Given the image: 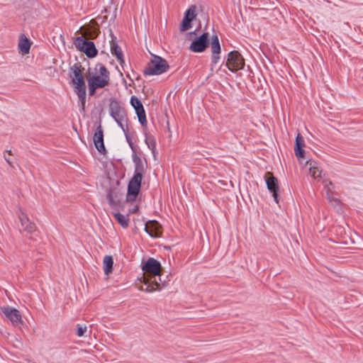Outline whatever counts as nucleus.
<instances>
[{"instance_id":"obj_1","label":"nucleus","mask_w":363,"mask_h":363,"mask_svg":"<svg viewBox=\"0 0 363 363\" xmlns=\"http://www.w3.org/2000/svg\"><path fill=\"white\" fill-rule=\"evenodd\" d=\"M69 77L74 85V91L81 102L82 109L84 111L86 104V85L82 73V65L76 63L70 67Z\"/></svg>"},{"instance_id":"obj_2","label":"nucleus","mask_w":363,"mask_h":363,"mask_svg":"<svg viewBox=\"0 0 363 363\" xmlns=\"http://www.w3.org/2000/svg\"><path fill=\"white\" fill-rule=\"evenodd\" d=\"M110 116L114 119L123 132L128 130V116L125 108L122 106L118 101L111 98L109 100Z\"/></svg>"},{"instance_id":"obj_3","label":"nucleus","mask_w":363,"mask_h":363,"mask_svg":"<svg viewBox=\"0 0 363 363\" xmlns=\"http://www.w3.org/2000/svg\"><path fill=\"white\" fill-rule=\"evenodd\" d=\"M169 66L168 62L164 58L152 54V59L148 62L143 70V74L147 75H159L166 72Z\"/></svg>"},{"instance_id":"obj_4","label":"nucleus","mask_w":363,"mask_h":363,"mask_svg":"<svg viewBox=\"0 0 363 363\" xmlns=\"http://www.w3.org/2000/svg\"><path fill=\"white\" fill-rule=\"evenodd\" d=\"M74 44L79 50L83 52L89 58H93L98 54L94 43L84 39L82 36L77 37L74 39Z\"/></svg>"},{"instance_id":"obj_5","label":"nucleus","mask_w":363,"mask_h":363,"mask_svg":"<svg viewBox=\"0 0 363 363\" xmlns=\"http://www.w3.org/2000/svg\"><path fill=\"white\" fill-rule=\"evenodd\" d=\"M245 64V60L238 51L233 50L228 54L225 66L230 72H236L242 69Z\"/></svg>"},{"instance_id":"obj_6","label":"nucleus","mask_w":363,"mask_h":363,"mask_svg":"<svg viewBox=\"0 0 363 363\" xmlns=\"http://www.w3.org/2000/svg\"><path fill=\"white\" fill-rule=\"evenodd\" d=\"M142 269L145 273L150 274L152 276L150 279H155L157 276H160L162 266L159 261L152 257H150L143 264Z\"/></svg>"},{"instance_id":"obj_7","label":"nucleus","mask_w":363,"mask_h":363,"mask_svg":"<svg viewBox=\"0 0 363 363\" xmlns=\"http://www.w3.org/2000/svg\"><path fill=\"white\" fill-rule=\"evenodd\" d=\"M209 45V34L203 33L201 35L192 41L189 46L190 50L194 52H203Z\"/></svg>"},{"instance_id":"obj_8","label":"nucleus","mask_w":363,"mask_h":363,"mask_svg":"<svg viewBox=\"0 0 363 363\" xmlns=\"http://www.w3.org/2000/svg\"><path fill=\"white\" fill-rule=\"evenodd\" d=\"M142 179L137 177H132L128 184V192L126 195V201L128 202H133L138 196L141 187Z\"/></svg>"},{"instance_id":"obj_9","label":"nucleus","mask_w":363,"mask_h":363,"mask_svg":"<svg viewBox=\"0 0 363 363\" xmlns=\"http://www.w3.org/2000/svg\"><path fill=\"white\" fill-rule=\"evenodd\" d=\"M267 187L272 194L274 199L277 203H279V182L278 179L269 172H267L264 176Z\"/></svg>"},{"instance_id":"obj_10","label":"nucleus","mask_w":363,"mask_h":363,"mask_svg":"<svg viewBox=\"0 0 363 363\" xmlns=\"http://www.w3.org/2000/svg\"><path fill=\"white\" fill-rule=\"evenodd\" d=\"M18 216L23 228V230L27 233L26 236L28 238H31L30 235L36 230L35 224L29 220L27 215L22 211L21 209H19Z\"/></svg>"},{"instance_id":"obj_11","label":"nucleus","mask_w":363,"mask_h":363,"mask_svg":"<svg viewBox=\"0 0 363 363\" xmlns=\"http://www.w3.org/2000/svg\"><path fill=\"white\" fill-rule=\"evenodd\" d=\"M130 104L135 108L138 121L140 124L144 127L147 125V119L145 111L142 102L135 96H132L130 98Z\"/></svg>"},{"instance_id":"obj_12","label":"nucleus","mask_w":363,"mask_h":363,"mask_svg":"<svg viewBox=\"0 0 363 363\" xmlns=\"http://www.w3.org/2000/svg\"><path fill=\"white\" fill-rule=\"evenodd\" d=\"M1 311L13 325H19L22 323L21 315L16 308L4 306L1 308Z\"/></svg>"},{"instance_id":"obj_13","label":"nucleus","mask_w":363,"mask_h":363,"mask_svg":"<svg viewBox=\"0 0 363 363\" xmlns=\"http://www.w3.org/2000/svg\"><path fill=\"white\" fill-rule=\"evenodd\" d=\"M94 145L97 150L103 154L105 155L106 153V150L104 145V132L102 130V127L101 125H99L94 133V137H93Z\"/></svg>"},{"instance_id":"obj_14","label":"nucleus","mask_w":363,"mask_h":363,"mask_svg":"<svg viewBox=\"0 0 363 363\" xmlns=\"http://www.w3.org/2000/svg\"><path fill=\"white\" fill-rule=\"evenodd\" d=\"M145 230L152 238H158L162 235V226L155 220L147 221L145 225Z\"/></svg>"},{"instance_id":"obj_15","label":"nucleus","mask_w":363,"mask_h":363,"mask_svg":"<svg viewBox=\"0 0 363 363\" xmlns=\"http://www.w3.org/2000/svg\"><path fill=\"white\" fill-rule=\"evenodd\" d=\"M211 48L212 52L211 63L212 65H213L218 63L220 59L219 55L220 53L221 50L219 39L217 35H212Z\"/></svg>"},{"instance_id":"obj_16","label":"nucleus","mask_w":363,"mask_h":363,"mask_svg":"<svg viewBox=\"0 0 363 363\" xmlns=\"http://www.w3.org/2000/svg\"><path fill=\"white\" fill-rule=\"evenodd\" d=\"M133 161L135 164V171L133 177H137L139 179H143V175L145 172L144 164L141 158L138 156L135 153L133 155Z\"/></svg>"},{"instance_id":"obj_17","label":"nucleus","mask_w":363,"mask_h":363,"mask_svg":"<svg viewBox=\"0 0 363 363\" xmlns=\"http://www.w3.org/2000/svg\"><path fill=\"white\" fill-rule=\"evenodd\" d=\"M143 282L146 287L144 289L143 286H141L140 290L146 292H153L157 290L160 291L164 286V284L161 285L156 279L152 280V279H146L144 278Z\"/></svg>"},{"instance_id":"obj_18","label":"nucleus","mask_w":363,"mask_h":363,"mask_svg":"<svg viewBox=\"0 0 363 363\" xmlns=\"http://www.w3.org/2000/svg\"><path fill=\"white\" fill-rule=\"evenodd\" d=\"M87 82L97 89H101L109 84L110 79L94 75L87 77Z\"/></svg>"},{"instance_id":"obj_19","label":"nucleus","mask_w":363,"mask_h":363,"mask_svg":"<svg viewBox=\"0 0 363 363\" xmlns=\"http://www.w3.org/2000/svg\"><path fill=\"white\" fill-rule=\"evenodd\" d=\"M305 146V143L303 137L300 133H298L295 140V146H294V152L295 155L298 158H303L305 156V151L303 147Z\"/></svg>"},{"instance_id":"obj_20","label":"nucleus","mask_w":363,"mask_h":363,"mask_svg":"<svg viewBox=\"0 0 363 363\" xmlns=\"http://www.w3.org/2000/svg\"><path fill=\"white\" fill-rule=\"evenodd\" d=\"M111 52L112 55H116L118 61L121 65H123L124 62L123 54L121 48L116 43L112 42L111 45Z\"/></svg>"},{"instance_id":"obj_21","label":"nucleus","mask_w":363,"mask_h":363,"mask_svg":"<svg viewBox=\"0 0 363 363\" xmlns=\"http://www.w3.org/2000/svg\"><path fill=\"white\" fill-rule=\"evenodd\" d=\"M113 265V257L110 255H106L103 260V268L105 274L108 275L112 273Z\"/></svg>"},{"instance_id":"obj_22","label":"nucleus","mask_w":363,"mask_h":363,"mask_svg":"<svg viewBox=\"0 0 363 363\" xmlns=\"http://www.w3.org/2000/svg\"><path fill=\"white\" fill-rule=\"evenodd\" d=\"M309 165V174L313 178H318L321 177V170L316 166V162L314 161H309L306 162Z\"/></svg>"},{"instance_id":"obj_23","label":"nucleus","mask_w":363,"mask_h":363,"mask_svg":"<svg viewBox=\"0 0 363 363\" xmlns=\"http://www.w3.org/2000/svg\"><path fill=\"white\" fill-rule=\"evenodd\" d=\"M145 142L146 145H147L148 148L151 150L153 156L155 157L157 152H156V141H155V137L151 135L145 134Z\"/></svg>"},{"instance_id":"obj_24","label":"nucleus","mask_w":363,"mask_h":363,"mask_svg":"<svg viewBox=\"0 0 363 363\" xmlns=\"http://www.w3.org/2000/svg\"><path fill=\"white\" fill-rule=\"evenodd\" d=\"M18 48L23 54H28L30 48V43L29 40L24 36L20 39Z\"/></svg>"},{"instance_id":"obj_25","label":"nucleus","mask_w":363,"mask_h":363,"mask_svg":"<svg viewBox=\"0 0 363 363\" xmlns=\"http://www.w3.org/2000/svg\"><path fill=\"white\" fill-rule=\"evenodd\" d=\"M113 216L123 228H126L128 227L129 218L128 215L124 216L121 213H114Z\"/></svg>"},{"instance_id":"obj_26","label":"nucleus","mask_w":363,"mask_h":363,"mask_svg":"<svg viewBox=\"0 0 363 363\" xmlns=\"http://www.w3.org/2000/svg\"><path fill=\"white\" fill-rule=\"evenodd\" d=\"M95 69L99 74L97 76L110 79V72L103 64L97 63Z\"/></svg>"},{"instance_id":"obj_27","label":"nucleus","mask_w":363,"mask_h":363,"mask_svg":"<svg viewBox=\"0 0 363 363\" xmlns=\"http://www.w3.org/2000/svg\"><path fill=\"white\" fill-rule=\"evenodd\" d=\"M191 22L192 21L191 19L186 16H184L180 25V31L184 32L186 30H189L191 28Z\"/></svg>"},{"instance_id":"obj_28","label":"nucleus","mask_w":363,"mask_h":363,"mask_svg":"<svg viewBox=\"0 0 363 363\" xmlns=\"http://www.w3.org/2000/svg\"><path fill=\"white\" fill-rule=\"evenodd\" d=\"M196 6L195 5H191L184 13V16L189 18L192 21L196 17Z\"/></svg>"},{"instance_id":"obj_29","label":"nucleus","mask_w":363,"mask_h":363,"mask_svg":"<svg viewBox=\"0 0 363 363\" xmlns=\"http://www.w3.org/2000/svg\"><path fill=\"white\" fill-rule=\"evenodd\" d=\"M115 194V190L111 188L106 190V199L111 206H113L116 203V201L114 199V197H116Z\"/></svg>"},{"instance_id":"obj_30","label":"nucleus","mask_w":363,"mask_h":363,"mask_svg":"<svg viewBox=\"0 0 363 363\" xmlns=\"http://www.w3.org/2000/svg\"><path fill=\"white\" fill-rule=\"evenodd\" d=\"M77 335L79 336V337H82L84 335V333H86V325H80V324H77Z\"/></svg>"},{"instance_id":"obj_31","label":"nucleus","mask_w":363,"mask_h":363,"mask_svg":"<svg viewBox=\"0 0 363 363\" xmlns=\"http://www.w3.org/2000/svg\"><path fill=\"white\" fill-rule=\"evenodd\" d=\"M125 135V138H126V140L130 146V147L131 148V150L135 152V145H133V143L132 141V139L128 135V130H125V132H123Z\"/></svg>"},{"instance_id":"obj_32","label":"nucleus","mask_w":363,"mask_h":363,"mask_svg":"<svg viewBox=\"0 0 363 363\" xmlns=\"http://www.w3.org/2000/svg\"><path fill=\"white\" fill-rule=\"evenodd\" d=\"M88 87H89V94L90 96H94L96 93V89H98L96 88L95 86H94L91 84H88Z\"/></svg>"},{"instance_id":"obj_33","label":"nucleus","mask_w":363,"mask_h":363,"mask_svg":"<svg viewBox=\"0 0 363 363\" xmlns=\"http://www.w3.org/2000/svg\"><path fill=\"white\" fill-rule=\"evenodd\" d=\"M139 210V208L138 206H135L134 208H133L132 209H130L129 212L130 213H135L138 211Z\"/></svg>"},{"instance_id":"obj_34","label":"nucleus","mask_w":363,"mask_h":363,"mask_svg":"<svg viewBox=\"0 0 363 363\" xmlns=\"http://www.w3.org/2000/svg\"><path fill=\"white\" fill-rule=\"evenodd\" d=\"M4 159L6 160V162L10 165V166H12V164H11V162L9 158L6 157V156H4Z\"/></svg>"},{"instance_id":"obj_35","label":"nucleus","mask_w":363,"mask_h":363,"mask_svg":"<svg viewBox=\"0 0 363 363\" xmlns=\"http://www.w3.org/2000/svg\"><path fill=\"white\" fill-rule=\"evenodd\" d=\"M158 277H159V280H160V282H162V284H164V286H165V285H166V284H165V281H163V279H161V277H161V275H160V276H158Z\"/></svg>"},{"instance_id":"obj_36","label":"nucleus","mask_w":363,"mask_h":363,"mask_svg":"<svg viewBox=\"0 0 363 363\" xmlns=\"http://www.w3.org/2000/svg\"><path fill=\"white\" fill-rule=\"evenodd\" d=\"M329 185H330V186H333V184H332V182H328V184H325V186H327L328 189H329Z\"/></svg>"},{"instance_id":"obj_37","label":"nucleus","mask_w":363,"mask_h":363,"mask_svg":"<svg viewBox=\"0 0 363 363\" xmlns=\"http://www.w3.org/2000/svg\"><path fill=\"white\" fill-rule=\"evenodd\" d=\"M96 34L94 33H93V34L90 36V38H96Z\"/></svg>"},{"instance_id":"obj_38","label":"nucleus","mask_w":363,"mask_h":363,"mask_svg":"<svg viewBox=\"0 0 363 363\" xmlns=\"http://www.w3.org/2000/svg\"><path fill=\"white\" fill-rule=\"evenodd\" d=\"M6 152H8L9 155H12V152L11 150H6Z\"/></svg>"},{"instance_id":"obj_39","label":"nucleus","mask_w":363,"mask_h":363,"mask_svg":"<svg viewBox=\"0 0 363 363\" xmlns=\"http://www.w3.org/2000/svg\"><path fill=\"white\" fill-rule=\"evenodd\" d=\"M189 34H190V35H196V31L191 32V33H189Z\"/></svg>"},{"instance_id":"obj_40","label":"nucleus","mask_w":363,"mask_h":363,"mask_svg":"<svg viewBox=\"0 0 363 363\" xmlns=\"http://www.w3.org/2000/svg\"><path fill=\"white\" fill-rule=\"evenodd\" d=\"M188 363H190V362H188Z\"/></svg>"}]
</instances>
